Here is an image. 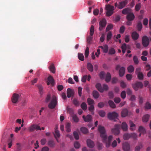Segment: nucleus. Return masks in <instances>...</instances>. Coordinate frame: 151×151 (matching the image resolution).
<instances>
[{
	"label": "nucleus",
	"mask_w": 151,
	"mask_h": 151,
	"mask_svg": "<svg viewBox=\"0 0 151 151\" xmlns=\"http://www.w3.org/2000/svg\"><path fill=\"white\" fill-rule=\"evenodd\" d=\"M113 27V25L112 24L108 25L106 28V31H108L111 29Z\"/></svg>",
	"instance_id": "e2e57ef3"
},
{
	"label": "nucleus",
	"mask_w": 151,
	"mask_h": 151,
	"mask_svg": "<svg viewBox=\"0 0 151 151\" xmlns=\"http://www.w3.org/2000/svg\"><path fill=\"white\" fill-rule=\"evenodd\" d=\"M57 103L56 97L55 95H53L52 97L50 103L48 105V107L51 109L54 108L57 105Z\"/></svg>",
	"instance_id": "7ed1b4c3"
},
{
	"label": "nucleus",
	"mask_w": 151,
	"mask_h": 151,
	"mask_svg": "<svg viewBox=\"0 0 151 151\" xmlns=\"http://www.w3.org/2000/svg\"><path fill=\"white\" fill-rule=\"evenodd\" d=\"M111 75L110 73L108 72L107 73L105 81L106 82H109L111 80Z\"/></svg>",
	"instance_id": "c756f323"
},
{
	"label": "nucleus",
	"mask_w": 151,
	"mask_h": 151,
	"mask_svg": "<svg viewBox=\"0 0 151 151\" xmlns=\"http://www.w3.org/2000/svg\"><path fill=\"white\" fill-rule=\"evenodd\" d=\"M99 114L101 117H103L105 116V113L104 111L101 110L99 111Z\"/></svg>",
	"instance_id": "4d7b16f0"
},
{
	"label": "nucleus",
	"mask_w": 151,
	"mask_h": 151,
	"mask_svg": "<svg viewBox=\"0 0 151 151\" xmlns=\"http://www.w3.org/2000/svg\"><path fill=\"white\" fill-rule=\"evenodd\" d=\"M106 21L105 19H103L99 22V30H102L103 28L105 27L106 25Z\"/></svg>",
	"instance_id": "1a4fd4ad"
},
{
	"label": "nucleus",
	"mask_w": 151,
	"mask_h": 151,
	"mask_svg": "<svg viewBox=\"0 0 151 151\" xmlns=\"http://www.w3.org/2000/svg\"><path fill=\"white\" fill-rule=\"evenodd\" d=\"M48 145L51 147H54L55 144L54 141L52 140H50L48 142Z\"/></svg>",
	"instance_id": "2f4dec72"
},
{
	"label": "nucleus",
	"mask_w": 151,
	"mask_h": 151,
	"mask_svg": "<svg viewBox=\"0 0 151 151\" xmlns=\"http://www.w3.org/2000/svg\"><path fill=\"white\" fill-rule=\"evenodd\" d=\"M122 128L124 131H126L128 129V126L126 123L123 122L122 124Z\"/></svg>",
	"instance_id": "bb28decb"
},
{
	"label": "nucleus",
	"mask_w": 151,
	"mask_h": 151,
	"mask_svg": "<svg viewBox=\"0 0 151 151\" xmlns=\"http://www.w3.org/2000/svg\"><path fill=\"white\" fill-rule=\"evenodd\" d=\"M133 60L134 63L135 64H137L138 63L139 61L137 57V56L135 55L134 56L133 58Z\"/></svg>",
	"instance_id": "603ef678"
},
{
	"label": "nucleus",
	"mask_w": 151,
	"mask_h": 151,
	"mask_svg": "<svg viewBox=\"0 0 151 151\" xmlns=\"http://www.w3.org/2000/svg\"><path fill=\"white\" fill-rule=\"evenodd\" d=\"M46 142L47 140L45 138H43L41 140V144L42 145H44Z\"/></svg>",
	"instance_id": "774afa93"
},
{
	"label": "nucleus",
	"mask_w": 151,
	"mask_h": 151,
	"mask_svg": "<svg viewBox=\"0 0 151 151\" xmlns=\"http://www.w3.org/2000/svg\"><path fill=\"white\" fill-rule=\"evenodd\" d=\"M115 49L114 48L111 47L109 50V54L110 55H113L115 53Z\"/></svg>",
	"instance_id": "49530a36"
},
{
	"label": "nucleus",
	"mask_w": 151,
	"mask_h": 151,
	"mask_svg": "<svg viewBox=\"0 0 151 151\" xmlns=\"http://www.w3.org/2000/svg\"><path fill=\"white\" fill-rule=\"evenodd\" d=\"M141 7V4L140 3L136 5L135 7V10L137 11H139Z\"/></svg>",
	"instance_id": "0e129e2a"
},
{
	"label": "nucleus",
	"mask_w": 151,
	"mask_h": 151,
	"mask_svg": "<svg viewBox=\"0 0 151 151\" xmlns=\"http://www.w3.org/2000/svg\"><path fill=\"white\" fill-rule=\"evenodd\" d=\"M67 95L68 98L73 97L74 93L73 91L70 88H68L67 91Z\"/></svg>",
	"instance_id": "6ab92c4d"
},
{
	"label": "nucleus",
	"mask_w": 151,
	"mask_h": 151,
	"mask_svg": "<svg viewBox=\"0 0 151 151\" xmlns=\"http://www.w3.org/2000/svg\"><path fill=\"white\" fill-rule=\"evenodd\" d=\"M130 9L129 8H127L123 9L122 12V13L124 14H128L130 13Z\"/></svg>",
	"instance_id": "c85d7f7f"
},
{
	"label": "nucleus",
	"mask_w": 151,
	"mask_h": 151,
	"mask_svg": "<svg viewBox=\"0 0 151 151\" xmlns=\"http://www.w3.org/2000/svg\"><path fill=\"white\" fill-rule=\"evenodd\" d=\"M82 117L85 122H89L92 120V116L90 114L88 115L86 117L83 115Z\"/></svg>",
	"instance_id": "a211bd4d"
},
{
	"label": "nucleus",
	"mask_w": 151,
	"mask_h": 151,
	"mask_svg": "<svg viewBox=\"0 0 151 151\" xmlns=\"http://www.w3.org/2000/svg\"><path fill=\"white\" fill-rule=\"evenodd\" d=\"M139 35L136 32H133L132 34V37L134 40H137L139 37Z\"/></svg>",
	"instance_id": "4be33fe9"
},
{
	"label": "nucleus",
	"mask_w": 151,
	"mask_h": 151,
	"mask_svg": "<svg viewBox=\"0 0 151 151\" xmlns=\"http://www.w3.org/2000/svg\"><path fill=\"white\" fill-rule=\"evenodd\" d=\"M120 127V125L118 124H116L115 125L114 128L113 129L111 130L112 133L115 135H118L120 133L119 130Z\"/></svg>",
	"instance_id": "9d476101"
},
{
	"label": "nucleus",
	"mask_w": 151,
	"mask_h": 151,
	"mask_svg": "<svg viewBox=\"0 0 151 151\" xmlns=\"http://www.w3.org/2000/svg\"><path fill=\"white\" fill-rule=\"evenodd\" d=\"M125 73V69L124 67L120 68L119 70V74L120 77L123 76Z\"/></svg>",
	"instance_id": "5701e85b"
},
{
	"label": "nucleus",
	"mask_w": 151,
	"mask_h": 151,
	"mask_svg": "<svg viewBox=\"0 0 151 151\" xmlns=\"http://www.w3.org/2000/svg\"><path fill=\"white\" fill-rule=\"evenodd\" d=\"M142 44L145 47H147L149 44V40L146 36H144L142 38Z\"/></svg>",
	"instance_id": "6e6552de"
},
{
	"label": "nucleus",
	"mask_w": 151,
	"mask_h": 151,
	"mask_svg": "<svg viewBox=\"0 0 151 151\" xmlns=\"http://www.w3.org/2000/svg\"><path fill=\"white\" fill-rule=\"evenodd\" d=\"M93 37L91 36H88L87 38V42L89 44L91 43V42L93 39Z\"/></svg>",
	"instance_id": "6e6d98bb"
},
{
	"label": "nucleus",
	"mask_w": 151,
	"mask_h": 151,
	"mask_svg": "<svg viewBox=\"0 0 151 151\" xmlns=\"http://www.w3.org/2000/svg\"><path fill=\"white\" fill-rule=\"evenodd\" d=\"M86 143L87 146L89 148H92L95 146L94 142L90 139L87 140Z\"/></svg>",
	"instance_id": "ddd939ff"
},
{
	"label": "nucleus",
	"mask_w": 151,
	"mask_h": 151,
	"mask_svg": "<svg viewBox=\"0 0 151 151\" xmlns=\"http://www.w3.org/2000/svg\"><path fill=\"white\" fill-rule=\"evenodd\" d=\"M55 138L58 142H59L58 139L60 138V134L58 130L55 131V132L53 133Z\"/></svg>",
	"instance_id": "dca6fc26"
},
{
	"label": "nucleus",
	"mask_w": 151,
	"mask_h": 151,
	"mask_svg": "<svg viewBox=\"0 0 151 151\" xmlns=\"http://www.w3.org/2000/svg\"><path fill=\"white\" fill-rule=\"evenodd\" d=\"M70 124L69 122H68L66 123L65 126V128L66 129V132H70Z\"/></svg>",
	"instance_id": "473e14b6"
},
{
	"label": "nucleus",
	"mask_w": 151,
	"mask_h": 151,
	"mask_svg": "<svg viewBox=\"0 0 151 151\" xmlns=\"http://www.w3.org/2000/svg\"><path fill=\"white\" fill-rule=\"evenodd\" d=\"M122 147L124 151H129L130 145L127 142H125L123 144Z\"/></svg>",
	"instance_id": "f8f14e48"
},
{
	"label": "nucleus",
	"mask_w": 151,
	"mask_h": 151,
	"mask_svg": "<svg viewBox=\"0 0 151 151\" xmlns=\"http://www.w3.org/2000/svg\"><path fill=\"white\" fill-rule=\"evenodd\" d=\"M126 92L125 91H122L121 94V98L124 99L126 98Z\"/></svg>",
	"instance_id": "680f3d73"
},
{
	"label": "nucleus",
	"mask_w": 151,
	"mask_h": 151,
	"mask_svg": "<svg viewBox=\"0 0 151 151\" xmlns=\"http://www.w3.org/2000/svg\"><path fill=\"white\" fill-rule=\"evenodd\" d=\"M94 30V27L93 25H91L90 29V34L91 36L93 35Z\"/></svg>",
	"instance_id": "c03bdc74"
},
{
	"label": "nucleus",
	"mask_w": 151,
	"mask_h": 151,
	"mask_svg": "<svg viewBox=\"0 0 151 151\" xmlns=\"http://www.w3.org/2000/svg\"><path fill=\"white\" fill-rule=\"evenodd\" d=\"M39 90L40 93L41 95L43 93V88L41 85H39L37 86Z\"/></svg>",
	"instance_id": "ea45409f"
},
{
	"label": "nucleus",
	"mask_w": 151,
	"mask_h": 151,
	"mask_svg": "<svg viewBox=\"0 0 151 151\" xmlns=\"http://www.w3.org/2000/svg\"><path fill=\"white\" fill-rule=\"evenodd\" d=\"M112 37V33L111 32H109L107 35V39L108 41H109L111 38Z\"/></svg>",
	"instance_id": "bf43d9fd"
},
{
	"label": "nucleus",
	"mask_w": 151,
	"mask_h": 151,
	"mask_svg": "<svg viewBox=\"0 0 151 151\" xmlns=\"http://www.w3.org/2000/svg\"><path fill=\"white\" fill-rule=\"evenodd\" d=\"M29 130L30 132H33L35 130H41V129L40 127L36 124H33L29 127Z\"/></svg>",
	"instance_id": "0eeeda50"
},
{
	"label": "nucleus",
	"mask_w": 151,
	"mask_h": 151,
	"mask_svg": "<svg viewBox=\"0 0 151 151\" xmlns=\"http://www.w3.org/2000/svg\"><path fill=\"white\" fill-rule=\"evenodd\" d=\"M73 119L74 121L76 122H78L79 121V119L76 115H73L72 116Z\"/></svg>",
	"instance_id": "864d4df0"
},
{
	"label": "nucleus",
	"mask_w": 151,
	"mask_h": 151,
	"mask_svg": "<svg viewBox=\"0 0 151 151\" xmlns=\"http://www.w3.org/2000/svg\"><path fill=\"white\" fill-rule=\"evenodd\" d=\"M142 147V144H140L139 146H136L135 148V151H139L140 148Z\"/></svg>",
	"instance_id": "338daca9"
},
{
	"label": "nucleus",
	"mask_w": 151,
	"mask_h": 151,
	"mask_svg": "<svg viewBox=\"0 0 151 151\" xmlns=\"http://www.w3.org/2000/svg\"><path fill=\"white\" fill-rule=\"evenodd\" d=\"M118 115V114L115 111L109 113L108 114V118L111 120H114L116 121V119H117Z\"/></svg>",
	"instance_id": "39448f33"
},
{
	"label": "nucleus",
	"mask_w": 151,
	"mask_h": 151,
	"mask_svg": "<svg viewBox=\"0 0 151 151\" xmlns=\"http://www.w3.org/2000/svg\"><path fill=\"white\" fill-rule=\"evenodd\" d=\"M99 48H100L103 50V52L107 53L108 51V47L107 45H105L103 46H100L99 47Z\"/></svg>",
	"instance_id": "aec40b11"
},
{
	"label": "nucleus",
	"mask_w": 151,
	"mask_h": 151,
	"mask_svg": "<svg viewBox=\"0 0 151 151\" xmlns=\"http://www.w3.org/2000/svg\"><path fill=\"white\" fill-rule=\"evenodd\" d=\"M125 29V27L124 26H122L120 28L119 32L121 34L123 33L124 32Z\"/></svg>",
	"instance_id": "69168bd1"
},
{
	"label": "nucleus",
	"mask_w": 151,
	"mask_h": 151,
	"mask_svg": "<svg viewBox=\"0 0 151 151\" xmlns=\"http://www.w3.org/2000/svg\"><path fill=\"white\" fill-rule=\"evenodd\" d=\"M93 95L94 98L96 99L98 98L99 96V92L96 91H93Z\"/></svg>",
	"instance_id": "72a5a7b5"
},
{
	"label": "nucleus",
	"mask_w": 151,
	"mask_h": 151,
	"mask_svg": "<svg viewBox=\"0 0 151 151\" xmlns=\"http://www.w3.org/2000/svg\"><path fill=\"white\" fill-rule=\"evenodd\" d=\"M129 123L130 126V129L132 131L134 130L136 128L135 125L131 121H129Z\"/></svg>",
	"instance_id": "393cba45"
},
{
	"label": "nucleus",
	"mask_w": 151,
	"mask_h": 151,
	"mask_svg": "<svg viewBox=\"0 0 151 151\" xmlns=\"http://www.w3.org/2000/svg\"><path fill=\"white\" fill-rule=\"evenodd\" d=\"M134 67L132 65H129L127 68L128 72L129 73H132L134 71Z\"/></svg>",
	"instance_id": "c9c22d12"
},
{
	"label": "nucleus",
	"mask_w": 151,
	"mask_h": 151,
	"mask_svg": "<svg viewBox=\"0 0 151 151\" xmlns=\"http://www.w3.org/2000/svg\"><path fill=\"white\" fill-rule=\"evenodd\" d=\"M49 68L50 70L53 73H55V68L54 66V65L53 64H52L49 67Z\"/></svg>",
	"instance_id": "7c9ffc66"
},
{
	"label": "nucleus",
	"mask_w": 151,
	"mask_h": 151,
	"mask_svg": "<svg viewBox=\"0 0 151 151\" xmlns=\"http://www.w3.org/2000/svg\"><path fill=\"white\" fill-rule=\"evenodd\" d=\"M128 1L125 0L123 1L119 2L118 8L119 9H122L124 8L125 5L127 4Z\"/></svg>",
	"instance_id": "4468645a"
},
{
	"label": "nucleus",
	"mask_w": 151,
	"mask_h": 151,
	"mask_svg": "<svg viewBox=\"0 0 151 151\" xmlns=\"http://www.w3.org/2000/svg\"><path fill=\"white\" fill-rule=\"evenodd\" d=\"M81 108L84 111L86 110L87 108V106L86 103L84 102H83L81 105Z\"/></svg>",
	"instance_id": "e433bc0d"
},
{
	"label": "nucleus",
	"mask_w": 151,
	"mask_h": 151,
	"mask_svg": "<svg viewBox=\"0 0 151 151\" xmlns=\"http://www.w3.org/2000/svg\"><path fill=\"white\" fill-rule=\"evenodd\" d=\"M81 131L83 134H87L88 132V131L87 129L84 127H82L81 128Z\"/></svg>",
	"instance_id": "4c0bfd02"
},
{
	"label": "nucleus",
	"mask_w": 151,
	"mask_h": 151,
	"mask_svg": "<svg viewBox=\"0 0 151 151\" xmlns=\"http://www.w3.org/2000/svg\"><path fill=\"white\" fill-rule=\"evenodd\" d=\"M143 86L142 83L140 82H137L133 85V87L135 91H137L139 88H142Z\"/></svg>",
	"instance_id": "9b49d317"
},
{
	"label": "nucleus",
	"mask_w": 151,
	"mask_h": 151,
	"mask_svg": "<svg viewBox=\"0 0 151 151\" xmlns=\"http://www.w3.org/2000/svg\"><path fill=\"white\" fill-rule=\"evenodd\" d=\"M87 68L88 70L90 72L93 71V66L90 63H88L87 65Z\"/></svg>",
	"instance_id": "b1692460"
},
{
	"label": "nucleus",
	"mask_w": 151,
	"mask_h": 151,
	"mask_svg": "<svg viewBox=\"0 0 151 151\" xmlns=\"http://www.w3.org/2000/svg\"><path fill=\"white\" fill-rule=\"evenodd\" d=\"M89 53V48L88 47H86L85 51V57L86 58L88 57Z\"/></svg>",
	"instance_id": "052dcab7"
},
{
	"label": "nucleus",
	"mask_w": 151,
	"mask_h": 151,
	"mask_svg": "<svg viewBox=\"0 0 151 151\" xmlns=\"http://www.w3.org/2000/svg\"><path fill=\"white\" fill-rule=\"evenodd\" d=\"M96 87L97 90L101 93L103 92L104 90L107 91L108 89V86L105 84L103 85V87L102 88L101 85L99 83H98L96 84Z\"/></svg>",
	"instance_id": "20e7f679"
},
{
	"label": "nucleus",
	"mask_w": 151,
	"mask_h": 151,
	"mask_svg": "<svg viewBox=\"0 0 151 151\" xmlns=\"http://www.w3.org/2000/svg\"><path fill=\"white\" fill-rule=\"evenodd\" d=\"M126 44L124 43L122 44V45L121 48L122 49V52L123 54H124L126 51Z\"/></svg>",
	"instance_id": "8fccbe9b"
},
{
	"label": "nucleus",
	"mask_w": 151,
	"mask_h": 151,
	"mask_svg": "<svg viewBox=\"0 0 151 151\" xmlns=\"http://www.w3.org/2000/svg\"><path fill=\"white\" fill-rule=\"evenodd\" d=\"M74 146L76 149L79 148L80 147V143L77 141H76L74 143Z\"/></svg>",
	"instance_id": "13d9d810"
},
{
	"label": "nucleus",
	"mask_w": 151,
	"mask_h": 151,
	"mask_svg": "<svg viewBox=\"0 0 151 151\" xmlns=\"http://www.w3.org/2000/svg\"><path fill=\"white\" fill-rule=\"evenodd\" d=\"M150 117V115L149 114H147L144 115L142 117V120L144 122H147L148 121Z\"/></svg>",
	"instance_id": "cd10ccee"
},
{
	"label": "nucleus",
	"mask_w": 151,
	"mask_h": 151,
	"mask_svg": "<svg viewBox=\"0 0 151 151\" xmlns=\"http://www.w3.org/2000/svg\"><path fill=\"white\" fill-rule=\"evenodd\" d=\"M137 27L138 30L139 31H140L142 28V24L140 22H139L137 25Z\"/></svg>",
	"instance_id": "a18cd8bd"
},
{
	"label": "nucleus",
	"mask_w": 151,
	"mask_h": 151,
	"mask_svg": "<svg viewBox=\"0 0 151 151\" xmlns=\"http://www.w3.org/2000/svg\"><path fill=\"white\" fill-rule=\"evenodd\" d=\"M47 84L48 85L51 84L52 86L54 85V81L52 76H50L48 77Z\"/></svg>",
	"instance_id": "2eb2a0df"
},
{
	"label": "nucleus",
	"mask_w": 151,
	"mask_h": 151,
	"mask_svg": "<svg viewBox=\"0 0 151 151\" xmlns=\"http://www.w3.org/2000/svg\"><path fill=\"white\" fill-rule=\"evenodd\" d=\"M151 109V104L149 102H147L145 106V109Z\"/></svg>",
	"instance_id": "09e8293b"
},
{
	"label": "nucleus",
	"mask_w": 151,
	"mask_h": 151,
	"mask_svg": "<svg viewBox=\"0 0 151 151\" xmlns=\"http://www.w3.org/2000/svg\"><path fill=\"white\" fill-rule=\"evenodd\" d=\"M87 101L89 105H93L94 103L93 100L89 98L87 99Z\"/></svg>",
	"instance_id": "58836bf2"
},
{
	"label": "nucleus",
	"mask_w": 151,
	"mask_h": 151,
	"mask_svg": "<svg viewBox=\"0 0 151 151\" xmlns=\"http://www.w3.org/2000/svg\"><path fill=\"white\" fill-rule=\"evenodd\" d=\"M98 130L100 133V136L103 139V142L105 143L106 147H109L113 138L112 136L110 135L107 138L104 127L101 125H99Z\"/></svg>",
	"instance_id": "f257e3e1"
},
{
	"label": "nucleus",
	"mask_w": 151,
	"mask_h": 151,
	"mask_svg": "<svg viewBox=\"0 0 151 151\" xmlns=\"http://www.w3.org/2000/svg\"><path fill=\"white\" fill-rule=\"evenodd\" d=\"M105 9L107 11L106 16L108 17L110 16L114 13V7L109 4L106 5Z\"/></svg>",
	"instance_id": "f03ea898"
},
{
	"label": "nucleus",
	"mask_w": 151,
	"mask_h": 151,
	"mask_svg": "<svg viewBox=\"0 0 151 151\" xmlns=\"http://www.w3.org/2000/svg\"><path fill=\"white\" fill-rule=\"evenodd\" d=\"M135 18V16L132 13L128 14L127 16L126 19L127 20L133 21Z\"/></svg>",
	"instance_id": "f3484780"
},
{
	"label": "nucleus",
	"mask_w": 151,
	"mask_h": 151,
	"mask_svg": "<svg viewBox=\"0 0 151 151\" xmlns=\"http://www.w3.org/2000/svg\"><path fill=\"white\" fill-rule=\"evenodd\" d=\"M21 96L19 94L14 93L12 96V102L13 103H17L18 101L21 99Z\"/></svg>",
	"instance_id": "423d86ee"
},
{
	"label": "nucleus",
	"mask_w": 151,
	"mask_h": 151,
	"mask_svg": "<svg viewBox=\"0 0 151 151\" xmlns=\"http://www.w3.org/2000/svg\"><path fill=\"white\" fill-rule=\"evenodd\" d=\"M138 131L140 133L145 134L146 133V131L145 129L142 126L139 127Z\"/></svg>",
	"instance_id": "a878e982"
},
{
	"label": "nucleus",
	"mask_w": 151,
	"mask_h": 151,
	"mask_svg": "<svg viewBox=\"0 0 151 151\" xmlns=\"http://www.w3.org/2000/svg\"><path fill=\"white\" fill-rule=\"evenodd\" d=\"M108 104L109 106L112 108H114L116 107V105L114 102L111 100H109L108 101Z\"/></svg>",
	"instance_id": "f704fd0d"
},
{
	"label": "nucleus",
	"mask_w": 151,
	"mask_h": 151,
	"mask_svg": "<svg viewBox=\"0 0 151 151\" xmlns=\"http://www.w3.org/2000/svg\"><path fill=\"white\" fill-rule=\"evenodd\" d=\"M73 102L74 104L76 106H78L79 105V103L78 101L76 99H74L73 100Z\"/></svg>",
	"instance_id": "5fc2aeb1"
},
{
	"label": "nucleus",
	"mask_w": 151,
	"mask_h": 151,
	"mask_svg": "<svg viewBox=\"0 0 151 151\" xmlns=\"http://www.w3.org/2000/svg\"><path fill=\"white\" fill-rule=\"evenodd\" d=\"M130 137V134L128 133L124 134L123 136V138L125 140H128Z\"/></svg>",
	"instance_id": "de8ad7c7"
},
{
	"label": "nucleus",
	"mask_w": 151,
	"mask_h": 151,
	"mask_svg": "<svg viewBox=\"0 0 151 151\" xmlns=\"http://www.w3.org/2000/svg\"><path fill=\"white\" fill-rule=\"evenodd\" d=\"M90 105V106L88 107V110L91 112V114H93L94 113L93 111L94 109V106L93 105Z\"/></svg>",
	"instance_id": "37998d69"
},
{
	"label": "nucleus",
	"mask_w": 151,
	"mask_h": 151,
	"mask_svg": "<svg viewBox=\"0 0 151 151\" xmlns=\"http://www.w3.org/2000/svg\"><path fill=\"white\" fill-rule=\"evenodd\" d=\"M128 111L127 109H124L122 110L121 112V116L122 117L126 116L128 114Z\"/></svg>",
	"instance_id": "412c9836"
},
{
	"label": "nucleus",
	"mask_w": 151,
	"mask_h": 151,
	"mask_svg": "<svg viewBox=\"0 0 151 151\" xmlns=\"http://www.w3.org/2000/svg\"><path fill=\"white\" fill-rule=\"evenodd\" d=\"M73 135L75 138L76 139L78 140L79 139V136L77 132L74 131L73 132Z\"/></svg>",
	"instance_id": "3c124183"
},
{
	"label": "nucleus",
	"mask_w": 151,
	"mask_h": 151,
	"mask_svg": "<svg viewBox=\"0 0 151 151\" xmlns=\"http://www.w3.org/2000/svg\"><path fill=\"white\" fill-rule=\"evenodd\" d=\"M137 76L138 78L140 80H142L143 79L144 75L143 73L141 72L137 74Z\"/></svg>",
	"instance_id": "79ce46f5"
},
{
	"label": "nucleus",
	"mask_w": 151,
	"mask_h": 151,
	"mask_svg": "<svg viewBox=\"0 0 151 151\" xmlns=\"http://www.w3.org/2000/svg\"><path fill=\"white\" fill-rule=\"evenodd\" d=\"M78 59L82 61L84 60V57L83 54L82 53H78Z\"/></svg>",
	"instance_id": "a19ab883"
}]
</instances>
